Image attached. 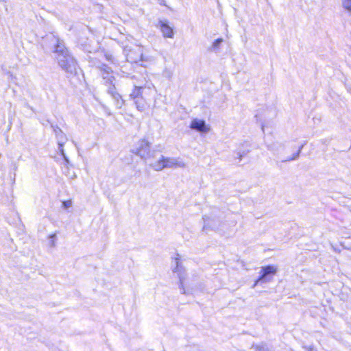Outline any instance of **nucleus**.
Masks as SVG:
<instances>
[{"mask_svg": "<svg viewBox=\"0 0 351 351\" xmlns=\"http://www.w3.org/2000/svg\"><path fill=\"white\" fill-rule=\"evenodd\" d=\"M55 53L56 58L60 67L68 73H73L75 70V61L70 56L68 50L61 43H58L56 46Z\"/></svg>", "mask_w": 351, "mask_h": 351, "instance_id": "1", "label": "nucleus"}, {"mask_svg": "<svg viewBox=\"0 0 351 351\" xmlns=\"http://www.w3.org/2000/svg\"><path fill=\"white\" fill-rule=\"evenodd\" d=\"M150 167L155 171H162L165 168H185V161L180 157H165L162 155L156 161L150 163Z\"/></svg>", "mask_w": 351, "mask_h": 351, "instance_id": "2", "label": "nucleus"}, {"mask_svg": "<svg viewBox=\"0 0 351 351\" xmlns=\"http://www.w3.org/2000/svg\"><path fill=\"white\" fill-rule=\"evenodd\" d=\"M112 70L109 67H106L102 70V77L106 84L112 85V87H110L108 92L112 96L114 100L115 106L117 108H121L124 104V100L121 96L116 92L114 81V77L111 74Z\"/></svg>", "mask_w": 351, "mask_h": 351, "instance_id": "3", "label": "nucleus"}, {"mask_svg": "<svg viewBox=\"0 0 351 351\" xmlns=\"http://www.w3.org/2000/svg\"><path fill=\"white\" fill-rule=\"evenodd\" d=\"M171 267H172V271L174 274H176L179 278L180 287L183 289V293H184L185 291H184V287L186 284L185 283L186 272H185V269H184V267H182V265L181 264V258L178 254L173 260Z\"/></svg>", "mask_w": 351, "mask_h": 351, "instance_id": "4", "label": "nucleus"}, {"mask_svg": "<svg viewBox=\"0 0 351 351\" xmlns=\"http://www.w3.org/2000/svg\"><path fill=\"white\" fill-rule=\"evenodd\" d=\"M155 91V87L154 84L152 83L148 84L147 86H134L133 90H132L130 95V97L134 100L138 99L139 97L145 99L143 97V95H152Z\"/></svg>", "mask_w": 351, "mask_h": 351, "instance_id": "5", "label": "nucleus"}, {"mask_svg": "<svg viewBox=\"0 0 351 351\" xmlns=\"http://www.w3.org/2000/svg\"><path fill=\"white\" fill-rule=\"evenodd\" d=\"M150 151V144L146 139L140 140L135 148L134 153L139 155L141 158L148 157Z\"/></svg>", "mask_w": 351, "mask_h": 351, "instance_id": "6", "label": "nucleus"}, {"mask_svg": "<svg viewBox=\"0 0 351 351\" xmlns=\"http://www.w3.org/2000/svg\"><path fill=\"white\" fill-rule=\"evenodd\" d=\"M190 128L201 133L208 132L210 130L206 122L202 119H193L190 123Z\"/></svg>", "mask_w": 351, "mask_h": 351, "instance_id": "7", "label": "nucleus"}, {"mask_svg": "<svg viewBox=\"0 0 351 351\" xmlns=\"http://www.w3.org/2000/svg\"><path fill=\"white\" fill-rule=\"evenodd\" d=\"M277 271V268L273 265H268L266 267H263L261 270V276L255 282L254 287L257 285V284L261 281H267V277L269 274H275Z\"/></svg>", "mask_w": 351, "mask_h": 351, "instance_id": "8", "label": "nucleus"}, {"mask_svg": "<svg viewBox=\"0 0 351 351\" xmlns=\"http://www.w3.org/2000/svg\"><path fill=\"white\" fill-rule=\"evenodd\" d=\"M159 27L165 38H172L173 37V28L169 25L167 21H160L159 22Z\"/></svg>", "mask_w": 351, "mask_h": 351, "instance_id": "9", "label": "nucleus"}, {"mask_svg": "<svg viewBox=\"0 0 351 351\" xmlns=\"http://www.w3.org/2000/svg\"><path fill=\"white\" fill-rule=\"evenodd\" d=\"M56 133L57 137L58 138V150L60 152L62 157L64 158V160L66 162V163H69V159H68L67 156H66V154L64 153V148H63V146H64V144L65 142L63 139L60 138V136L63 135L62 132L60 130H58V131L56 130Z\"/></svg>", "mask_w": 351, "mask_h": 351, "instance_id": "10", "label": "nucleus"}, {"mask_svg": "<svg viewBox=\"0 0 351 351\" xmlns=\"http://www.w3.org/2000/svg\"><path fill=\"white\" fill-rule=\"evenodd\" d=\"M223 39L221 38H219L213 41V43H212L209 50L213 51H217L219 49L220 45L223 43Z\"/></svg>", "mask_w": 351, "mask_h": 351, "instance_id": "11", "label": "nucleus"}, {"mask_svg": "<svg viewBox=\"0 0 351 351\" xmlns=\"http://www.w3.org/2000/svg\"><path fill=\"white\" fill-rule=\"evenodd\" d=\"M56 234H52L49 235V238H48V245L50 247H53L56 246Z\"/></svg>", "mask_w": 351, "mask_h": 351, "instance_id": "12", "label": "nucleus"}, {"mask_svg": "<svg viewBox=\"0 0 351 351\" xmlns=\"http://www.w3.org/2000/svg\"><path fill=\"white\" fill-rule=\"evenodd\" d=\"M302 147H303V145L300 146L297 153L294 154L292 156L288 157L287 158L282 160V161H291V160L296 159L299 156Z\"/></svg>", "mask_w": 351, "mask_h": 351, "instance_id": "13", "label": "nucleus"}, {"mask_svg": "<svg viewBox=\"0 0 351 351\" xmlns=\"http://www.w3.org/2000/svg\"><path fill=\"white\" fill-rule=\"evenodd\" d=\"M342 6L345 10L351 12V0H342Z\"/></svg>", "mask_w": 351, "mask_h": 351, "instance_id": "14", "label": "nucleus"}, {"mask_svg": "<svg viewBox=\"0 0 351 351\" xmlns=\"http://www.w3.org/2000/svg\"><path fill=\"white\" fill-rule=\"evenodd\" d=\"M135 101V104H136V108H138V110L142 111L145 109V105L143 104H141L138 99H136V100H134Z\"/></svg>", "mask_w": 351, "mask_h": 351, "instance_id": "15", "label": "nucleus"}, {"mask_svg": "<svg viewBox=\"0 0 351 351\" xmlns=\"http://www.w3.org/2000/svg\"><path fill=\"white\" fill-rule=\"evenodd\" d=\"M62 206L64 208H69L71 207L72 206V201L71 199L66 200V201H64L62 202Z\"/></svg>", "mask_w": 351, "mask_h": 351, "instance_id": "16", "label": "nucleus"}, {"mask_svg": "<svg viewBox=\"0 0 351 351\" xmlns=\"http://www.w3.org/2000/svg\"><path fill=\"white\" fill-rule=\"evenodd\" d=\"M127 59H128V60H130V61H134V62L136 61V58H134L133 57H132L131 55H129V54L127 55Z\"/></svg>", "mask_w": 351, "mask_h": 351, "instance_id": "17", "label": "nucleus"}, {"mask_svg": "<svg viewBox=\"0 0 351 351\" xmlns=\"http://www.w3.org/2000/svg\"><path fill=\"white\" fill-rule=\"evenodd\" d=\"M106 58H107L108 60H111V59H112V56L106 55Z\"/></svg>", "mask_w": 351, "mask_h": 351, "instance_id": "18", "label": "nucleus"}]
</instances>
